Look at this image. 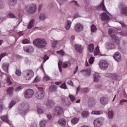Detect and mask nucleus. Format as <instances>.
I'll return each mask as SVG.
<instances>
[{"mask_svg": "<svg viewBox=\"0 0 127 127\" xmlns=\"http://www.w3.org/2000/svg\"><path fill=\"white\" fill-rule=\"evenodd\" d=\"M57 44V42L54 41H52V45L53 48H55V47H56Z\"/></svg>", "mask_w": 127, "mask_h": 127, "instance_id": "56", "label": "nucleus"}, {"mask_svg": "<svg viewBox=\"0 0 127 127\" xmlns=\"http://www.w3.org/2000/svg\"><path fill=\"white\" fill-rule=\"evenodd\" d=\"M61 103L65 106H70V103L68 102V99L65 97L63 96L61 99Z\"/></svg>", "mask_w": 127, "mask_h": 127, "instance_id": "22", "label": "nucleus"}, {"mask_svg": "<svg viewBox=\"0 0 127 127\" xmlns=\"http://www.w3.org/2000/svg\"><path fill=\"white\" fill-rule=\"evenodd\" d=\"M34 45L37 48L42 49L46 47L47 45V41L45 39L38 38L33 42Z\"/></svg>", "mask_w": 127, "mask_h": 127, "instance_id": "1", "label": "nucleus"}, {"mask_svg": "<svg viewBox=\"0 0 127 127\" xmlns=\"http://www.w3.org/2000/svg\"><path fill=\"white\" fill-rule=\"evenodd\" d=\"M81 116L84 118H88L89 117V113L87 111H83L82 113Z\"/></svg>", "mask_w": 127, "mask_h": 127, "instance_id": "37", "label": "nucleus"}, {"mask_svg": "<svg viewBox=\"0 0 127 127\" xmlns=\"http://www.w3.org/2000/svg\"><path fill=\"white\" fill-rule=\"evenodd\" d=\"M47 107L49 108H51V106L54 105V102L51 100H48L46 104Z\"/></svg>", "mask_w": 127, "mask_h": 127, "instance_id": "32", "label": "nucleus"}, {"mask_svg": "<svg viewBox=\"0 0 127 127\" xmlns=\"http://www.w3.org/2000/svg\"><path fill=\"white\" fill-rule=\"evenodd\" d=\"M46 124H47V121L46 120H42L40 122V127H45L46 126Z\"/></svg>", "mask_w": 127, "mask_h": 127, "instance_id": "35", "label": "nucleus"}, {"mask_svg": "<svg viewBox=\"0 0 127 127\" xmlns=\"http://www.w3.org/2000/svg\"><path fill=\"white\" fill-rule=\"evenodd\" d=\"M49 59V57L47 56V55H45L44 57V63L46 62L47 60H48Z\"/></svg>", "mask_w": 127, "mask_h": 127, "instance_id": "61", "label": "nucleus"}, {"mask_svg": "<svg viewBox=\"0 0 127 127\" xmlns=\"http://www.w3.org/2000/svg\"><path fill=\"white\" fill-rule=\"evenodd\" d=\"M21 90H22V88H21V86H18L15 88V92H20V91H21Z\"/></svg>", "mask_w": 127, "mask_h": 127, "instance_id": "58", "label": "nucleus"}, {"mask_svg": "<svg viewBox=\"0 0 127 127\" xmlns=\"http://www.w3.org/2000/svg\"><path fill=\"white\" fill-rule=\"evenodd\" d=\"M15 74L17 76H21V71L19 69H16Z\"/></svg>", "mask_w": 127, "mask_h": 127, "instance_id": "53", "label": "nucleus"}, {"mask_svg": "<svg viewBox=\"0 0 127 127\" xmlns=\"http://www.w3.org/2000/svg\"><path fill=\"white\" fill-rule=\"evenodd\" d=\"M23 50L27 53H31V52H33L34 49L31 46H29L23 47Z\"/></svg>", "mask_w": 127, "mask_h": 127, "instance_id": "16", "label": "nucleus"}, {"mask_svg": "<svg viewBox=\"0 0 127 127\" xmlns=\"http://www.w3.org/2000/svg\"><path fill=\"white\" fill-rule=\"evenodd\" d=\"M100 102L101 105H107L108 102H109V98L102 97L100 98Z\"/></svg>", "mask_w": 127, "mask_h": 127, "instance_id": "18", "label": "nucleus"}, {"mask_svg": "<svg viewBox=\"0 0 127 127\" xmlns=\"http://www.w3.org/2000/svg\"><path fill=\"white\" fill-rule=\"evenodd\" d=\"M109 119H112L114 118V111H110L108 112Z\"/></svg>", "mask_w": 127, "mask_h": 127, "instance_id": "41", "label": "nucleus"}, {"mask_svg": "<svg viewBox=\"0 0 127 127\" xmlns=\"http://www.w3.org/2000/svg\"><path fill=\"white\" fill-rule=\"evenodd\" d=\"M17 3V0H8V4L10 7H13V6H15L16 5V3Z\"/></svg>", "mask_w": 127, "mask_h": 127, "instance_id": "17", "label": "nucleus"}, {"mask_svg": "<svg viewBox=\"0 0 127 127\" xmlns=\"http://www.w3.org/2000/svg\"><path fill=\"white\" fill-rule=\"evenodd\" d=\"M84 29V26L80 23H76L74 26V30L76 32H81Z\"/></svg>", "mask_w": 127, "mask_h": 127, "instance_id": "11", "label": "nucleus"}, {"mask_svg": "<svg viewBox=\"0 0 127 127\" xmlns=\"http://www.w3.org/2000/svg\"><path fill=\"white\" fill-rule=\"evenodd\" d=\"M34 75V72L32 70H27L26 71V75L25 78L26 80H29Z\"/></svg>", "mask_w": 127, "mask_h": 127, "instance_id": "10", "label": "nucleus"}, {"mask_svg": "<svg viewBox=\"0 0 127 127\" xmlns=\"http://www.w3.org/2000/svg\"><path fill=\"white\" fill-rule=\"evenodd\" d=\"M47 118H48V121H50V120L52 119V116H51V115L48 114H47Z\"/></svg>", "mask_w": 127, "mask_h": 127, "instance_id": "62", "label": "nucleus"}, {"mask_svg": "<svg viewBox=\"0 0 127 127\" xmlns=\"http://www.w3.org/2000/svg\"><path fill=\"white\" fill-rule=\"evenodd\" d=\"M108 46L109 47V49H114V48H116V45L114 44H108Z\"/></svg>", "mask_w": 127, "mask_h": 127, "instance_id": "51", "label": "nucleus"}, {"mask_svg": "<svg viewBox=\"0 0 127 127\" xmlns=\"http://www.w3.org/2000/svg\"><path fill=\"white\" fill-rule=\"evenodd\" d=\"M9 66V64L8 63H4L2 64L3 70L5 71V72H8V66Z\"/></svg>", "mask_w": 127, "mask_h": 127, "instance_id": "31", "label": "nucleus"}, {"mask_svg": "<svg viewBox=\"0 0 127 127\" xmlns=\"http://www.w3.org/2000/svg\"><path fill=\"white\" fill-rule=\"evenodd\" d=\"M97 103V100L94 98H90L88 101L89 108H93Z\"/></svg>", "mask_w": 127, "mask_h": 127, "instance_id": "13", "label": "nucleus"}, {"mask_svg": "<svg viewBox=\"0 0 127 127\" xmlns=\"http://www.w3.org/2000/svg\"><path fill=\"white\" fill-rule=\"evenodd\" d=\"M7 16L8 17H9V18H16L15 15H14L12 13H9Z\"/></svg>", "mask_w": 127, "mask_h": 127, "instance_id": "50", "label": "nucleus"}, {"mask_svg": "<svg viewBox=\"0 0 127 127\" xmlns=\"http://www.w3.org/2000/svg\"><path fill=\"white\" fill-rule=\"evenodd\" d=\"M7 83H8V85H12V82L10 81V77H7Z\"/></svg>", "mask_w": 127, "mask_h": 127, "instance_id": "55", "label": "nucleus"}, {"mask_svg": "<svg viewBox=\"0 0 127 127\" xmlns=\"http://www.w3.org/2000/svg\"><path fill=\"white\" fill-rule=\"evenodd\" d=\"M57 53L59 54V55H61V56H64V55H65V52H64L63 50L59 51Z\"/></svg>", "mask_w": 127, "mask_h": 127, "instance_id": "48", "label": "nucleus"}, {"mask_svg": "<svg viewBox=\"0 0 127 127\" xmlns=\"http://www.w3.org/2000/svg\"><path fill=\"white\" fill-rule=\"evenodd\" d=\"M75 48L78 53H83V48L81 45H75Z\"/></svg>", "mask_w": 127, "mask_h": 127, "instance_id": "23", "label": "nucleus"}, {"mask_svg": "<svg viewBox=\"0 0 127 127\" xmlns=\"http://www.w3.org/2000/svg\"><path fill=\"white\" fill-rule=\"evenodd\" d=\"M108 32L112 40L114 41L116 44H117V45H119V44H120V38H118V36L115 35V34L116 33V30L112 28L109 29Z\"/></svg>", "mask_w": 127, "mask_h": 127, "instance_id": "3", "label": "nucleus"}, {"mask_svg": "<svg viewBox=\"0 0 127 127\" xmlns=\"http://www.w3.org/2000/svg\"><path fill=\"white\" fill-rule=\"evenodd\" d=\"M25 10L28 13L34 14V13L36 12V5H35V4H32L30 5H27L25 7Z\"/></svg>", "mask_w": 127, "mask_h": 127, "instance_id": "5", "label": "nucleus"}, {"mask_svg": "<svg viewBox=\"0 0 127 127\" xmlns=\"http://www.w3.org/2000/svg\"><path fill=\"white\" fill-rule=\"evenodd\" d=\"M49 90L50 92H52V93L56 92V91H57V86L55 85H52L49 87Z\"/></svg>", "mask_w": 127, "mask_h": 127, "instance_id": "30", "label": "nucleus"}, {"mask_svg": "<svg viewBox=\"0 0 127 127\" xmlns=\"http://www.w3.org/2000/svg\"><path fill=\"white\" fill-rule=\"evenodd\" d=\"M40 20H45L46 19V15H45V13H41L39 17Z\"/></svg>", "mask_w": 127, "mask_h": 127, "instance_id": "34", "label": "nucleus"}, {"mask_svg": "<svg viewBox=\"0 0 127 127\" xmlns=\"http://www.w3.org/2000/svg\"><path fill=\"white\" fill-rule=\"evenodd\" d=\"M7 95H9V96H11L13 93V87H10L8 88L6 90Z\"/></svg>", "mask_w": 127, "mask_h": 127, "instance_id": "29", "label": "nucleus"}, {"mask_svg": "<svg viewBox=\"0 0 127 127\" xmlns=\"http://www.w3.org/2000/svg\"><path fill=\"white\" fill-rule=\"evenodd\" d=\"M30 108V107L28 102H24L20 105L18 112L20 115H26L27 112L29 111Z\"/></svg>", "mask_w": 127, "mask_h": 127, "instance_id": "2", "label": "nucleus"}, {"mask_svg": "<svg viewBox=\"0 0 127 127\" xmlns=\"http://www.w3.org/2000/svg\"><path fill=\"white\" fill-rule=\"evenodd\" d=\"M37 113L38 115H43L44 112L43 111V110H42L40 108H37Z\"/></svg>", "mask_w": 127, "mask_h": 127, "instance_id": "43", "label": "nucleus"}, {"mask_svg": "<svg viewBox=\"0 0 127 127\" xmlns=\"http://www.w3.org/2000/svg\"><path fill=\"white\" fill-rule=\"evenodd\" d=\"M71 3H72V5L75 7H79V4H78V2L76 0H72L71 1Z\"/></svg>", "mask_w": 127, "mask_h": 127, "instance_id": "42", "label": "nucleus"}, {"mask_svg": "<svg viewBox=\"0 0 127 127\" xmlns=\"http://www.w3.org/2000/svg\"><path fill=\"white\" fill-rule=\"evenodd\" d=\"M50 80V77L46 74H44V82H47V81H49Z\"/></svg>", "mask_w": 127, "mask_h": 127, "instance_id": "44", "label": "nucleus"}, {"mask_svg": "<svg viewBox=\"0 0 127 127\" xmlns=\"http://www.w3.org/2000/svg\"><path fill=\"white\" fill-rule=\"evenodd\" d=\"M74 110L76 113H80L81 109H80V108L76 107L74 108Z\"/></svg>", "mask_w": 127, "mask_h": 127, "instance_id": "63", "label": "nucleus"}, {"mask_svg": "<svg viewBox=\"0 0 127 127\" xmlns=\"http://www.w3.org/2000/svg\"><path fill=\"white\" fill-rule=\"evenodd\" d=\"M100 16H101V19L102 21L104 20L107 21L110 20V17L105 12L102 13L100 15Z\"/></svg>", "mask_w": 127, "mask_h": 127, "instance_id": "20", "label": "nucleus"}, {"mask_svg": "<svg viewBox=\"0 0 127 127\" xmlns=\"http://www.w3.org/2000/svg\"><path fill=\"white\" fill-rule=\"evenodd\" d=\"M114 58L115 60L117 61V62H120L122 60V57L121 56V54L119 52L115 53Z\"/></svg>", "mask_w": 127, "mask_h": 127, "instance_id": "21", "label": "nucleus"}, {"mask_svg": "<svg viewBox=\"0 0 127 127\" xmlns=\"http://www.w3.org/2000/svg\"><path fill=\"white\" fill-rule=\"evenodd\" d=\"M78 122H79V119H77V118H73L72 120H71V123L72 124H73V125H76V124H77L78 123Z\"/></svg>", "mask_w": 127, "mask_h": 127, "instance_id": "45", "label": "nucleus"}, {"mask_svg": "<svg viewBox=\"0 0 127 127\" xmlns=\"http://www.w3.org/2000/svg\"><path fill=\"white\" fill-rule=\"evenodd\" d=\"M1 119L3 122H5L6 124H8V125H10V121H9V120H8V118H7V116H3L1 117Z\"/></svg>", "mask_w": 127, "mask_h": 127, "instance_id": "28", "label": "nucleus"}, {"mask_svg": "<svg viewBox=\"0 0 127 127\" xmlns=\"http://www.w3.org/2000/svg\"><path fill=\"white\" fill-rule=\"evenodd\" d=\"M58 67L60 72L61 73L62 72V62L60 60L58 62Z\"/></svg>", "mask_w": 127, "mask_h": 127, "instance_id": "39", "label": "nucleus"}, {"mask_svg": "<svg viewBox=\"0 0 127 127\" xmlns=\"http://www.w3.org/2000/svg\"><path fill=\"white\" fill-rule=\"evenodd\" d=\"M94 47L95 46L94 44H90L89 45H88V50L89 52H90L91 53H92V52H93Z\"/></svg>", "mask_w": 127, "mask_h": 127, "instance_id": "33", "label": "nucleus"}, {"mask_svg": "<svg viewBox=\"0 0 127 127\" xmlns=\"http://www.w3.org/2000/svg\"><path fill=\"white\" fill-rule=\"evenodd\" d=\"M100 54V49L99 46H97L94 51V56H97Z\"/></svg>", "mask_w": 127, "mask_h": 127, "instance_id": "36", "label": "nucleus"}, {"mask_svg": "<svg viewBox=\"0 0 127 127\" xmlns=\"http://www.w3.org/2000/svg\"><path fill=\"white\" fill-rule=\"evenodd\" d=\"M15 104H16V102L13 100H11L9 104V109H11V108H12V107H13Z\"/></svg>", "mask_w": 127, "mask_h": 127, "instance_id": "40", "label": "nucleus"}, {"mask_svg": "<svg viewBox=\"0 0 127 127\" xmlns=\"http://www.w3.org/2000/svg\"><path fill=\"white\" fill-rule=\"evenodd\" d=\"M94 60H95V58L91 57L89 60V64H93V63H94Z\"/></svg>", "mask_w": 127, "mask_h": 127, "instance_id": "52", "label": "nucleus"}, {"mask_svg": "<svg viewBox=\"0 0 127 127\" xmlns=\"http://www.w3.org/2000/svg\"><path fill=\"white\" fill-rule=\"evenodd\" d=\"M4 7V2L3 1H0V9L3 8Z\"/></svg>", "mask_w": 127, "mask_h": 127, "instance_id": "54", "label": "nucleus"}, {"mask_svg": "<svg viewBox=\"0 0 127 127\" xmlns=\"http://www.w3.org/2000/svg\"><path fill=\"white\" fill-rule=\"evenodd\" d=\"M63 109L60 106H58L54 110V115L56 117H59L62 114Z\"/></svg>", "mask_w": 127, "mask_h": 127, "instance_id": "9", "label": "nucleus"}, {"mask_svg": "<svg viewBox=\"0 0 127 127\" xmlns=\"http://www.w3.org/2000/svg\"><path fill=\"white\" fill-rule=\"evenodd\" d=\"M45 96V91L42 87H38V91L35 94V97L37 100H42Z\"/></svg>", "mask_w": 127, "mask_h": 127, "instance_id": "4", "label": "nucleus"}, {"mask_svg": "<svg viewBox=\"0 0 127 127\" xmlns=\"http://www.w3.org/2000/svg\"><path fill=\"white\" fill-rule=\"evenodd\" d=\"M72 24V21L69 20L66 21V24L65 25V28L66 30H69L70 27H71V25Z\"/></svg>", "mask_w": 127, "mask_h": 127, "instance_id": "27", "label": "nucleus"}, {"mask_svg": "<svg viewBox=\"0 0 127 127\" xmlns=\"http://www.w3.org/2000/svg\"><path fill=\"white\" fill-rule=\"evenodd\" d=\"M106 77H110L112 78L114 80H119L120 79V76L117 73H107L105 74Z\"/></svg>", "mask_w": 127, "mask_h": 127, "instance_id": "12", "label": "nucleus"}, {"mask_svg": "<svg viewBox=\"0 0 127 127\" xmlns=\"http://www.w3.org/2000/svg\"><path fill=\"white\" fill-rule=\"evenodd\" d=\"M22 43L23 44H28V43H29V40H28L27 39H25L23 40Z\"/></svg>", "mask_w": 127, "mask_h": 127, "instance_id": "60", "label": "nucleus"}, {"mask_svg": "<svg viewBox=\"0 0 127 127\" xmlns=\"http://www.w3.org/2000/svg\"><path fill=\"white\" fill-rule=\"evenodd\" d=\"M81 74L83 76H85L86 77H88L90 76L91 74V70L90 69L83 70L80 71Z\"/></svg>", "mask_w": 127, "mask_h": 127, "instance_id": "19", "label": "nucleus"}, {"mask_svg": "<svg viewBox=\"0 0 127 127\" xmlns=\"http://www.w3.org/2000/svg\"><path fill=\"white\" fill-rule=\"evenodd\" d=\"M94 76V82H99V80H100V78L101 77L100 76V75L99 74V73L98 72H94L93 73Z\"/></svg>", "mask_w": 127, "mask_h": 127, "instance_id": "24", "label": "nucleus"}, {"mask_svg": "<svg viewBox=\"0 0 127 127\" xmlns=\"http://www.w3.org/2000/svg\"><path fill=\"white\" fill-rule=\"evenodd\" d=\"M67 83L68 84V85H71V86H73V82L71 80H68L67 81Z\"/></svg>", "mask_w": 127, "mask_h": 127, "instance_id": "64", "label": "nucleus"}, {"mask_svg": "<svg viewBox=\"0 0 127 127\" xmlns=\"http://www.w3.org/2000/svg\"><path fill=\"white\" fill-rule=\"evenodd\" d=\"M120 8L121 9L122 13L127 16V6H126V5L123 4L121 5Z\"/></svg>", "mask_w": 127, "mask_h": 127, "instance_id": "15", "label": "nucleus"}, {"mask_svg": "<svg viewBox=\"0 0 127 127\" xmlns=\"http://www.w3.org/2000/svg\"><path fill=\"white\" fill-rule=\"evenodd\" d=\"M98 65L101 70H107L108 67H109V64L105 60H101Z\"/></svg>", "mask_w": 127, "mask_h": 127, "instance_id": "7", "label": "nucleus"}, {"mask_svg": "<svg viewBox=\"0 0 127 127\" xmlns=\"http://www.w3.org/2000/svg\"><path fill=\"white\" fill-rule=\"evenodd\" d=\"M69 98L70 99L71 102H74L75 100H76V98L73 95H69Z\"/></svg>", "mask_w": 127, "mask_h": 127, "instance_id": "59", "label": "nucleus"}, {"mask_svg": "<svg viewBox=\"0 0 127 127\" xmlns=\"http://www.w3.org/2000/svg\"><path fill=\"white\" fill-rule=\"evenodd\" d=\"M35 21V20L33 19L30 21L27 26L28 29H31V28H32V27H33V26H34Z\"/></svg>", "mask_w": 127, "mask_h": 127, "instance_id": "26", "label": "nucleus"}, {"mask_svg": "<svg viewBox=\"0 0 127 127\" xmlns=\"http://www.w3.org/2000/svg\"><path fill=\"white\" fill-rule=\"evenodd\" d=\"M96 9H97V10H103V11H107V9H106V7L105 6L104 1H102L100 4L96 7Z\"/></svg>", "mask_w": 127, "mask_h": 127, "instance_id": "14", "label": "nucleus"}, {"mask_svg": "<svg viewBox=\"0 0 127 127\" xmlns=\"http://www.w3.org/2000/svg\"><path fill=\"white\" fill-rule=\"evenodd\" d=\"M61 88L62 89H67V86H66V83L65 82H64L61 86Z\"/></svg>", "mask_w": 127, "mask_h": 127, "instance_id": "57", "label": "nucleus"}, {"mask_svg": "<svg viewBox=\"0 0 127 127\" xmlns=\"http://www.w3.org/2000/svg\"><path fill=\"white\" fill-rule=\"evenodd\" d=\"M66 120L64 119L63 118L61 119V120L58 121V123L60 125V126H61L62 127H66Z\"/></svg>", "mask_w": 127, "mask_h": 127, "instance_id": "25", "label": "nucleus"}, {"mask_svg": "<svg viewBox=\"0 0 127 127\" xmlns=\"http://www.w3.org/2000/svg\"><path fill=\"white\" fill-rule=\"evenodd\" d=\"M34 95V91L31 89H27L24 93V97L25 99H31L33 97Z\"/></svg>", "mask_w": 127, "mask_h": 127, "instance_id": "6", "label": "nucleus"}, {"mask_svg": "<svg viewBox=\"0 0 127 127\" xmlns=\"http://www.w3.org/2000/svg\"><path fill=\"white\" fill-rule=\"evenodd\" d=\"M124 103H127V100L123 99L120 101V106H123L124 105Z\"/></svg>", "mask_w": 127, "mask_h": 127, "instance_id": "49", "label": "nucleus"}, {"mask_svg": "<svg viewBox=\"0 0 127 127\" xmlns=\"http://www.w3.org/2000/svg\"><path fill=\"white\" fill-rule=\"evenodd\" d=\"M92 32H96L97 31V27L95 25H92L91 26V29Z\"/></svg>", "mask_w": 127, "mask_h": 127, "instance_id": "47", "label": "nucleus"}, {"mask_svg": "<svg viewBox=\"0 0 127 127\" xmlns=\"http://www.w3.org/2000/svg\"><path fill=\"white\" fill-rule=\"evenodd\" d=\"M5 56H7V53H3L0 55V62L1 61V59L3 58V57H5Z\"/></svg>", "mask_w": 127, "mask_h": 127, "instance_id": "46", "label": "nucleus"}, {"mask_svg": "<svg viewBox=\"0 0 127 127\" xmlns=\"http://www.w3.org/2000/svg\"><path fill=\"white\" fill-rule=\"evenodd\" d=\"M104 123V118H97L94 121V127H100Z\"/></svg>", "mask_w": 127, "mask_h": 127, "instance_id": "8", "label": "nucleus"}, {"mask_svg": "<svg viewBox=\"0 0 127 127\" xmlns=\"http://www.w3.org/2000/svg\"><path fill=\"white\" fill-rule=\"evenodd\" d=\"M103 112L101 111H93L91 112V115H102Z\"/></svg>", "mask_w": 127, "mask_h": 127, "instance_id": "38", "label": "nucleus"}]
</instances>
